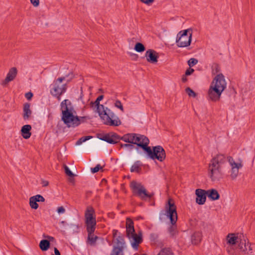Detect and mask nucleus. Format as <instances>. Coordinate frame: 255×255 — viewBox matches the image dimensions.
<instances>
[{"label":"nucleus","mask_w":255,"mask_h":255,"mask_svg":"<svg viewBox=\"0 0 255 255\" xmlns=\"http://www.w3.org/2000/svg\"><path fill=\"white\" fill-rule=\"evenodd\" d=\"M202 240V234L200 232L195 233L191 237V241L193 244L197 245L200 243Z\"/></svg>","instance_id":"obj_25"},{"label":"nucleus","mask_w":255,"mask_h":255,"mask_svg":"<svg viewBox=\"0 0 255 255\" xmlns=\"http://www.w3.org/2000/svg\"><path fill=\"white\" fill-rule=\"evenodd\" d=\"M59 214H63L65 212V209L63 206L59 207L57 210Z\"/></svg>","instance_id":"obj_45"},{"label":"nucleus","mask_w":255,"mask_h":255,"mask_svg":"<svg viewBox=\"0 0 255 255\" xmlns=\"http://www.w3.org/2000/svg\"><path fill=\"white\" fill-rule=\"evenodd\" d=\"M65 77L58 78L54 83L53 87L50 91L52 95H62L65 92L67 86L66 84H62Z\"/></svg>","instance_id":"obj_10"},{"label":"nucleus","mask_w":255,"mask_h":255,"mask_svg":"<svg viewBox=\"0 0 255 255\" xmlns=\"http://www.w3.org/2000/svg\"><path fill=\"white\" fill-rule=\"evenodd\" d=\"M118 230H114L113 231V235L114 238V242L116 245L114 246L113 249H119L121 250V251H123L125 247V242L124 241V237L118 236Z\"/></svg>","instance_id":"obj_13"},{"label":"nucleus","mask_w":255,"mask_h":255,"mask_svg":"<svg viewBox=\"0 0 255 255\" xmlns=\"http://www.w3.org/2000/svg\"><path fill=\"white\" fill-rule=\"evenodd\" d=\"M154 0H140V1L147 5H149L152 3Z\"/></svg>","instance_id":"obj_50"},{"label":"nucleus","mask_w":255,"mask_h":255,"mask_svg":"<svg viewBox=\"0 0 255 255\" xmlns=\"http://www.w3.org/2000/svg\"><path fill=\"white\" fill-rule=\"evenodd\" d=\"M148 138L145 136L136 133H128L120 137V140L130 144H136L140 147L139 144H144L147 141Z\"/></svg>","instance_id":"obj_8"},{"label":"nucleus","mask_w":255,"mask_h":255,"mask_svg":"<svg viewBox=\"0 0 255 255\" xmlns=\"http://www.w3.org/2000/svg\"><path fill=\"white\" fill-rule=\"evenodd\" d=\"M50 247V242L47 240H43L39 243V247L43 251H47Z\"/></svg>","instance_id":"obj_28"},{"label":"nucleus","mask_w":255,"mask_h":255,"mask_svg":"<svg viewBox=\"0 0 255 255\" xmlns=\"http://www.w3.org/2000/svg\"><path fill=\"white\" fill-rule=\"evenodd\" d=\"M227 252L228 253L230 254V255H233V253H232V252L231 251V248H230V249L229 248H228V249H227Z\"/></svg>","instance_id":"obj_52"},{"label":"nucleus","mask_w":255,"mask_h":255,"mask_svg":"<svg viewBox=\"0 0 255 255\" xmlns=\"http://www.w3.org/2000/svg\"><path fill=\"white\" fill-rule=\"evenodd\" d=\"M126 235L132 247L137 250L139 245L142 242V233L139 231L137 234L135 233L133 222L130 218L126 219Z\"/></svg>","instance_id":"obj_4"},{"label":"nucleus","mask_w":255,"mask_h":255,"mask_svg":"<svg viewBox=\"0 0 255 255\" xmlns=\"http://www.w3.org/2000/svg\"><path fill=\"white\" fill-rule=\"evenodd\" d=\"M145 57L147 62L150 63H156L159 57L158 53L153 49H148L146 51Z\"/></svg>","instance_id":"obj_15"},{"label":"nucleus","mask_w":255,"mask_h":255,"mask_svg":"<svg viewBox=\"0 0 255 255\" xmlns=\"http://www.w3.org/2000/svg\"><path fill=\"white\" fill-rule=\"evenodd\" d=\"M33 96V94L31 92H28L25 94V97L28 100H30Z\"/></svg>","instance_id":"obj_49"},{"label":"nucleus","mask_w":255,"mask_h":255,"mask_svg":"<svg viewBox=\"0 0 255 255\" xmlns=\"http://www.w3.org/2000/svg\"><path fill=\"white\" fill-rule=\"evenodd\" d=\"M111 255H124L123 251L119 249H113Z\"/></svg>","instance_id":"obj_36"},{"label":"nucleus","mask_w":255,"mask_h":255,"mask_svg":"<svg viewBox=\"0 0 255 255\" xmlns=\"http://www.w3.org/2000/svg\"><path fill=\"white\" fill-rule=\"evenodd\" d=\"M165 215L170 219L172 224L169 228V232L170 236L174 237L177 234L176 227L175 226L177 220V214L176 206L172 199H168V204L165 207Z\"/></svg>","instance_id":"obj_5"},{"label":"nucleus","mask_w":255,"mask_h":255,"mask_svg":"<svg viewBox=\"0 0 255 255\" xmlns=\"http://www.w3.org/2000/svg\"><path fill=\"white\" fill-rule=\"evenodd\" d=\"M239 169L238 168H231L230 177L232 180L236 179L238 176Z\"/></svg>","instance_id":"obj_31"},{"label":"nucleus","mask_w":255,"mask_h":255,"mask_svg":"<svg viewBox=\"0 0 255 255\" xmlns=\"http://www.w3.org/2000/svg\"><path fill=\"white\" fill-rule=\"evenodd\" d=\"M222 92L221 90H219L213 85H210L208 92V98L212 101H218L220 100Z\"/></svg>","instance_id":"obj_11"},{"label":"nucleus","mask_w":255,"mask_h":255,"mask_svg":"<svg viewBox=\"0 0 255 255\" xmlns=\"http://www.w3.org/2000/svg\"><path fill=\"white\" fill-rule=\"evenodd\" d=\"M156 255H175V254L171 248L164 247L160 249Z\"/></svg>","instance_id":"obj_23"},{"label":"nucleus","mask_w":255,"mask_h":255,"mask_svg":"<svg viewBox=\"0 0 255 255\" xmlns=\"http://www.w3.org/2000/svg\"><path fill=\"white\" fill-rule=\"evenodd\" d=\"M246 240L245 239L241 240V242L239 245V248L240 249L241 251H247V249H246Z\"/></svg>","instance_id":"obj_33"},{"label":"nucleus","mask_w":255,"mask_h":255,"mask_svg":"<svg viewBox=\"0 0 255 255\" xmlns=\"http://www.w3.org/2000/svg\"><path fill=\"white\" fill-rule=\"evenodd\" d=\"M53 96L55 97H56L57 98V99L58 101H60L61 100V97H60L61 95H58H58H53Z\"/></svg>","instance_id":"obj_54"},{"label":"nucleus","mask_w":255,"mask_h":255,"mask_svg":"<svg viewBox=\"0 0 255 255\" xmlns=\"http://www.w3.org/2000/svg\"><path fill=\"white\" fill-rule=\"evenodd\" d=\"M186 92L190 97H195L196 96V93L193 91L191 88L188 87L185 90Z\"/></svg>","instance_id":"obj_35"},{"label":"nucleus","mask_w":255,"mask_h":255,"mask_svg":"<svg viewBox=\"0 0 255 255\" xmlns=\"http://www.w3.org/2000/svg\"><path fill=\"white\" fill-rule=\"evenodd\" d=\"M35 198H36V199H37V202H44L45 201V199L44 198L41 196V195H36L35 196H33Z\"/></svg>","instance_id":"obj_41"},{"label":"nucleus","mask_w":255,"mask_h":255,"mask_svg":"<svg viewBox=\"0 0 255 255\" xmlns=\"http://www.w3.org/2000/svg\"><path fill=\"white\" fill-rule=\"evenodd\" d=\"M47 238H48V239H53V237H50V236H48V237H47Z\"/></svg>","instance_id":"obj_57"},{"label":"nucleus","mask_w":255,"mask_h":255,"mask_svg":"<svg viewBox=\"0 0 255 255\" xmlns=\"http://www.w3.org/2000/svg\"><path fill=\"white\" fill-rule=\"evenodd\" d=\"M149 142V140L148 138L145 144H139L140 147L146 152L148 156L151 159H157L160 162L163 161L166 157L164 148L161 146L157 145L153 147L152 149L150 147L148 146Z\"/></svg>","instance_id":"obj_6"},{"label":"nucleus","mask_w":255,"mask_h":255,"mask_svg":"<svg viewBox=\"0 0 255 255\" xmlns=\"http://www.w3.org/2000/svg\"><path fill=\"white\" fill-rule=\"evenodd\" d=\"M64 169L65 173L70 177H73L74 174L72 173V172L69 169L68 166L66 165H64Z\"/></svg>","instance_id":"obj_40"},{"label":"nucleus","mask_w":255,"mask_h":255,"mask_svg":"<svg viewBox=\"0 0 255 255\" xmlns=\"http://www.w3.org/2000/svg\"><path fill=\"white\" fill-rule=\"evenodd\" d=\"M62 112L61 120L66 126L70 128H75L79 125L78 116L75 115L76 112L71 102L69 100H64L60 104Z\"/></svg>","instance_id":"obj_2"},{"label":"nucleus","mask_w":255,"mask_h":255,"mask_svg":"<svg viewBox=\"0 0 255 255\" xmlns=\"http://www.w3.org/2000/svg\"><path fill=\"white\" fill-rule=\"evenodd\" d=\"M30 105L29 103H25L23 108V118L24 120H29L31 117L32 111L30 110Z\"/></svg>","instance_id":"obj_18"},{"label":"nucleus","mask_w":255,"mask_h":255,"mask_svg":"<svg viewBox=\"0 0 255 255\" xmlns=\"http://www.w3.org/2000/svg\"><path fill=\"white\" fill-rule=\"evenodd\" d=\"M95 214V211L93 207L91 206H88L85 213V220L87 219L91 218L92 217H94V215Z\"/></svg>","instance_id":"obj_27"},{"label":"nucleus","mask_w":255,"mask_h":255,"mask_svg":"<svg viewBox=\"0 0 255 255\" xmlns=\"http://www.w3.org/2000/svg\"><path fill=\"white\" fill-rule=\"evenodd\" d=\"M246 249L247 251L243 252L245 254H249V252L252 250L251 245L248 241L246 243Z\"/></svg>","instance_id":"obj_43"},{"label":"nucleus","mask_w":255,"mask_h":255,"mask_svg":"<svg viewBox=\"0 0 255 255\" xmlns=\"http://www.w3.org/2000/svg\"><path fill=\"white\" fill-rule=\"evenodd\" d=\"M142 164L139 161H136L134 163L130 168V171L131 172H135L136 173H140L141 170Z\"/></svg>","instance_id":"obj_26"},{"label":"nucleus","mask_w":255,"mask_h":255,"mask_svg":"<svg viewBox=\"0 0 255 255\" xmlns=\"http://www.w3.org/2000/svg\"><path fill=\"white\" fill-rule=\"evenodd\" d=\"M226 161L225 156L222 154H217L211 159L209 165L208 174L212 181H219L222 177L221 168Z\"/></svg>","instance_id":"obj_3"},{"label":"nucleus","mask_w":255,"mask_h":255,"mask_svg":"<svg viewBox=\"0 0 255 255\" xmlns=\"http://www.w3.org/2000/svg\"><path fill=\"white\" fill-rule=\"evenodd\" d=\"M95 230V229H92V231L90 229L87 230L88 233L87 243L92 246L96 245V241L98 239V237L94 234Z\"/></svg>","instance_id":"obj_17"},{"label":"nucleus","mask_w":255,"mask_h":255,"mask_svg":"<svg viewBox=\"0 0 255 255\" xmlns=\"http://www.w3.org/2000/svg\"><path fill=\"white\" fill-rule=\"evenodd\" d=\"M192 31L190 29L180 31L177 35L176 43L178 47H185L189 46L192 40Z\"/></svg>","instance_id":"obj_9"},{"label":"nucleus","mask_w":255,"mask_h":255,"mask_svg":"<svg viewBox=\"0 0 255 255\" xmlns=\"http://www.w3.org/2000/svg\"><path fill=\"white\" fill-rule=\"evenodd\" d=\"M78 119L79 120V125H80L81 123H85L86 122V120L88 118L87 117H78Z\"/></svg>","instance_id":"obj_44"},{"label":"nucleus","mask_w":255,"mask_h":255,"mask_svg":"<svg viewBox=\"0 0 255 255\" xmlns=\"http://www.w3.org/2000/svg\"><path fill=\"white\" fill-rule=\"evenodd\" d=\"M17 69L15 67L11 68L8 71L4 80V83H7L12 81L17 75Z\"/></svg>","instance_id":"obj_19"},{"label":"nucleus","mask_w":255,"mask_h":255,"mask_svg":"<svg viewBox=\"0 0 255 255\" xmlns=\"http://www.w3.org/2000/svg\"><path fill=\"white\" fill-rule=\"evenodd\" d=\"M238 237L234 234H229L226 237L227 244L230 246H233L236 244Z\"/></svg>","instance_id":"obj_24"},{"label":"nucleus","mask_w":255,"mask_h":255,"mask_svg":"<svg viewBox=\"0 0 255 255\" xmlns=\"http://www.w3.org/2000/svg\"><path fill=\"white\" fill-rule=\"evenodd\" d=\"M121 147H127L128 149H129L130 150H132L134 146L131 144H127V143L126 144H122V143H121Z\"/></svg>","instance_id":"obj_42"},{"label":"nucleus","mask_w":255,"mask_h":255,"mask_svg":"<svg viewBox=\"0 0 255 255\" xmlns=\"http://www.w3.org/2000/svg\"><path fill=\"white\" fill-rule=\"evenodd\" d=\"M103 98L104 96L100 95L94 102H91V105L95 106L97 107V111L105 125L115 127L121 125L122 123L120 119L110 109L100 104V102Z\"/></svg>","instance_id":"obj_1"},{"label":"nucleus","mask_w":255,"mask_h":255,"mask_svg":"<svg viewBox=\"0 0 255 255\" xmlns=\"http://www.w3.org/2000/svg\"><path fill=\"white\" fill-rule=\"evenodd\" d=\"M143 219V218L141 216H138V217L135 218V219L136 220H139L140 219Z\"/></svg>","instance_id":"obj_55"},{"label":"nucleus","mask_w":255,"mask_h":255,"mask_svg":"<svg viewBox=\"0 0 255 255\" xmlns=\"http://www.w3.org/2000/svg\"><path fill=\"white\" fill-rule=\"evenodd\" d=\"M211 85H213L223 92L226 87V82L223 75L222 74L217 75L213 79Z\"/></svg>","instance_id":"obj_12"},{"label":"nucleus","mask_w":255,"mask_h":255,"mask_svg":"<svg viewBox=\"0 0 255 255\" xmlns=\"http://www.w3.org/2000/svg\"><path fill=\"white\" fill-rule=\"evenodd\" d=\"M48 181H44L43 182V186H46L48 185Z\"/></svg>","instance_id":"obj_53"},{"label":"nucleus","mask_w":255,"mask_h":255,"mask_svg":"<svg viewBox=\"0 0 255 255\" xmlns=\"http://www.w3.org/2000/svg\"><path fill=\"white\" fill-rule=\"evenodd\" d=\"M30 0V2L35 7L38 6L39 4V0Z\"/></svg>","instance_id":"obj_46"},{"label":"nucleus","mask_w":255,"mask_h":255,"mask_svg":"<svg viewBox=\"0 0 255 255\" xmlns=\"http://www.w3.org/2000/svg\"><path fill=\"white\" fill-rule=\"evenodd\" d=\"M31 129V126L29 125H26L23 126L21 129V133L22 137L25 139L29 138L31 133L30 130Z\"/></svg>","instance_id":"obj_20"},{"label":"nucleus","mask_w":255,"mask_h":255,"mask_svg":"<svg viewBox=\"0 0 255 255\" xmlns=\"http://www.w3.org/2000/svg\"><path fill=\"white\" fill-rule=\"evenodd\" d=\"M198 62V60L195 58H190L188 61V64L190 67L193 66L196 64Z\"/></svg>","instance_id":"obj_38"},{"label":"nucleus","mask_w":255,"mask_h":255,"mask_svg":"<svg viewBox=\"0 0 255 255\" xmlns=\"http://www.w3.org/2000/svg\"><path fill=\"white\" fill-rule=\"evenodd\" d=\"M207 196L212 200H216L219 199L220 195L217 190L214 189L206 191Z\"/></svg>","instance_id":"obj_21"},{"label":"nucleus","mask_w":255,"mask_h":255,"mask_svg":"<svg viewBox=\"0 0 255 255\" xmlns=\"http://www.w3.org/2000/svg\"><path fill=\"white\" fill-rule=\"evenodd\" d=\"M115 106L117 108L120 109L123 112L124 111L123 105L120 101L117 100L115 103Z\"/></svg>","instance_id":"obj_37"},{"label":"nucleus","mask_w":255,"mask_h":255,"mask_svg":"<svg viewBox=\"0 0 255 255\" xmlns=\"http://www.w3.org/2000/svg\"><path fill=\"white\" fill-rule=\"evenodd\" d=\"M158 235L156 234L152 233L150 235V239L152 241H156L158 238Z\"/></svg>","instance_id":"obj_47"},{"label":"nucleus","mask_w":255,"mask_h":255,"mask_svg":"<svg viewBox=\"0 0 255 255\" xmlns=\"http://www.w3.org/2000/svg\"><path fill=\"white\" fill-rule=\"evenodd\" d=\"M194 71V70L192 68H189L188 69H187L185 72V74L186 75H191V74H192L193 73V72Z\"/></svg>","instance_id":"obj_48"},{"label":"nucleus","mask_w":255,"mask_h":255,"mask_svg":"<svg viewBox=\"0 0 255 255\" xmlns=\"http://www.w3.org/2000/svg\"><path fill=\"white\" fill-rule=\"evenodd\" d=\"M187 76V75H186L185 74L182 76V82L185 83V82H186L187 81V78L186 77Z\"/></svg>","instance_id":"obj_51"},{"label":"nucleus","mask_w":255,"mask_h":255,"mask_svg":"<svg viewBox=\"0 0 255 255\" xmlns=\"http://www.w3.org/2000/svg\"><path fill=\"white\" fill-rule=\"evenodd\" d=\"M130 188L133 194L139 197L142 200H146L147 198L150 199L154 193H148L145 187L140 183L132 181L130 183Z\"/></svg>","instance_id":"obj_7"},{"label":"nucleus","mask_w":255,"mask_h":255,"mask_svg":"<svg viewBox=\"0 0 255 255\" xmlns=\"http://www.w3.org/2000/svg\"><path fill=\"white\" fill-rule=\"evenodd\" d=\"M145 255V254H142V255Z\"/></svg>","instance_id":"obj_58"},{"label":"nucleus","mask_w":255,"mask_h":255,"mask_svg":"<svg viewBox=\"0 0 255 255\" xmlns=\"http://www.w3.org/2000/svg\"><path fill=\"white\" fill-rule=\"evenodd\" d=\"M134 49L138 52H142L145 50V48L142 43L138 42L135 45Z\"/></svg>","instance_id":"obj_32"},{"label":"nucleus","mask_w":255,"mask_h":255,"mask_svg":"<svg viewBox=\"0 0 255 255\" xmlns=\"http://www.w3.org/2000/svg\"><path fill=\"white\" fill-rule=\"evenodd\" d=\"M195 194L197 196L196 199L197 203L199 205L204 204L206 200V191L201 189H197L196 190Z\"/></svg>","instance_id":"obj_16"},{"label":"nucleus","mask_w":255,"mask_h":255,"mask_svg":"<svg viewBox=\"0 0 255 255\" xmlns=\"http://www.w3.org/2000/svg\"><path fill=\"white\" fill-rule=\"evenodd\" d=\"M100 139L111 144H115L120 140V136L116 133H110L102 135Z\"/></svg>","instance_id":"obj_14"},{"label":"nucleus","mask_w":255,"mask_h":255,"mask_svg":"<svg viewBox=\"0 0 255 255\" xmlns=\"http://www.w3.org/2000/svg\"><path fill=\"white\" fill-rule=\"evenodd\" d=\"M61 224H63V225H64L65 224H66V222L64 221H62L61 222Z\"/></svg>","instance_id":"obj_56"},{"label":"nucleus","mask_w":255,"mask_h":255,"mask_svg":"<svg viewBox=\"0 0 255 255\" xmlns=\"http://www.w3.org/2000/svg\"><path fill=\"white\" fill-rule=\"evenodd\" d=\"M100 170H103V167H102L100 164H97L94 168H91V171L93 173H96Z\"/></svg>","instance_id":"obj_39"},{"label":"nucleus","mask_w":255,"mask_h":255,"mask_svg":"<svg viewBox=\"0 0 255 255\" xmlns=\"http://www.w3.org/2000/svg\"><path fill=\"white\" fill-rule=\"evenodd\" d=\"M85 223L86 224L87 230L90 229V230L92 231V229H95L96 225V217H94L87 219L85 220Z\"/></svg>","instance_id":"obj_22"},{"label":"nucleus","mask_w":255,"mask_h":255,"mask_svg":"<svg viewBox=\"0 0 255 255\" xmlns=\"http://www.w3.org/2000/svg\"><path fill=\"white\" fill-rule=\"evenodd\" d=\"M92 138V136H83L79 138L76 142V145H80L83 142H85L87 140H89Z\"/></svg>","instance_id":"obj_34"},{"label":"nucleus","mask_w":255,"mask_h":255,"mask_svg":"<svg viewBox=\"0 0 255 255\" xmlns=\"http://www.w3.org/2000/svg\"><path fill=\"white\" fill-rule=\"evenodd\" d=\"M37 202V199L33 196L29 198V205L32 209H37L38 208V204Z\"/></svg>","instance_id":"obj_30"},{"label":"nucleus","mask_w":255,"mask_h":255,"mask_svg":"<svg viewBox=\"0 0 255 255\" xmlns=\"http://www.w3.org/2000/svg\"><path fill=\"white\" fill-rule=\"evenodd\" d=\"M228 160L230 163V165L231 166V168L234 167L241 168L243 166V165L241 163L236 162L234 159L233 158V157L231 156H229L228 157Z\"/></svg>","instance_id":"obj_29"}]
</instances>
